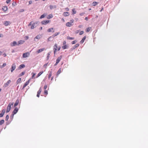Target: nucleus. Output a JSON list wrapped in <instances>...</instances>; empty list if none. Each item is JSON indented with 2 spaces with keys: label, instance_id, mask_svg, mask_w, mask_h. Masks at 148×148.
<instances>
[{
  "label": "nucleus",
  "instance_id": "f257e3e1",
  "mask_svg": "<svg viewBox=\"0 0 148 148\" xmlns=\"http://www.w3.org/2000/svg\"><path fill=\"white\" fill-rule=\"evenodd\" d=\"M61 49V47L60 46H58L56 43H55L53 46V50L54 53L55 54L57 51H60Z\"/></svg>",
  "mask_w": 148,
  "mask_h": 148
},
{
  "label": "nucleus",
  "instance_id": "f03ea898",
  "mask_svg": "<svg viewBox=\"0 0 148 148\" xmlns=\"http://www.w3.org/2000/svg\"><path fill=\"white\" fill-rule=\"evenodd\" d=\"M13 103H10L9 104L7 108L6 112L7 113L10 111L11 108V106H12L13 105Z\"/></svg>",
  "mask_w": 148,
  "mask_h": 148
},
{
  "label": "nucleus",
  "instance_id": "7ed1b4c3",
  "mask_svg": "<svg viewBox=\"0 0 148 148\" xmlns=\"http://www.w3.org/2000/svg\"><path fill=\"white\" fill-rule=\"evenodd\" d=\"M62 56H61L59 57L56 60V63L55 64V66L60 61V60H61V58H62Z\"/></svg>",
  "mask_w": 148,
  "mask_h": 148
},
{
  "label": "nucleus",
  "instance_id": "20e7f679",
  "mask_svg": "<svg viewBox=\"0 0 148 148\" xmlns=\"http://www.w3.org/2000/svg\"><path fill=\"white\" fill-rule=\"evenodd\" d=\"M11 82V81L10 80H8L6 83H5L3 85V87L4 88H5L7 87Z\"/></svg>",
  "mask_w": 148,
  "mask_h": 148
},
{
  "label": "nucleus",
  "instance_id": "39448f33",
  "mask_svg": "<svg viewBox=\"0 0 148 148\" xmlns=\"http://www.w3.org/2000/svg\"><path fill=\"white\" fill-rule=\"evenodd\" d=\"M66 42L65 41H64L63 42V46L62 47V48L64 49H66L67 48V46L66 44Z\"/></svg>",
  "mask_w": 148,
  "mask_h": 148
},
{
  "label": "nucleus",
  "instance_id": "423d86ee",
  "mask_svg": "<svg viewBox=\"0 0 148 148\" xmlns=\"http://www.w3.org/2000/svg\"><path fill=\"white\" fill-rule=\"evenodd\" d=\"M30 55L29 52H26L23 53V57L24 58H25L28 57Z\"/></svg>",
  "mask_w": 148,
  "mask_h": 148
},
{
  "label": "nucleus",
  "instance_id": "0eeeda50",
  "mask_svg": "<svg viewBox=\"0 0 148 148\" xmlns=\"http://www.w3.org/2000/svg\"><path fill=\"white\" fill-rule=\"evenodd\" d=\"M16 69V65L15 64H13L12 65L11 68V72H12L13 71Z\"/></svg>",
  "mask_w": 148,
  "mask_h": 148
},
{
  "label": "nucleus",
  "instance_id": "6e6552de",
  "mask_svg": "<svg viewBox=\"0 0 148 148\" xmlns=\"http://www.w3.org/2000/svg\"><path fill=\"white\" fill-rule=\"evenodd\" d=\"M49 20H44L42 21L41 23L42 25H46L49 23Z\"/></svg>",
  "mask_w": 148,
  "mask_h": 148
},
{
  "label": "nucleus",
  "instance_id": "1a4fd4ad",
  "mask_svg": "<svg viewBox=\"0 0 148 148\" xmlns=\"http://www.w3.org/2000/svg\"><path fill=\"white\" fill-rule=\"evenodd\" d=\"M18 109L17 108H15L14 110L12 113V118L13 117V116L14 114H15L18 112Z\"/></svg>",
  "mask_w": 148,
  "mask_h": 148
},
{
  "label": "nucleus",
  "instance_id": "9d476101",
  "mask_svg": "<svg viewBox=\"0 0 148 148\" xmlns=\"http://www.w3.org/2000/svg\"><path fill=\"white\" fill-rule=\"evenodd\" d=\"M30 82V80H29L27 81L24 85L23 86V88H22V89H23L25 88L26 87L29 83Z\"/></svg>",
  "mask_w": 148,
  "mask_h": 148
},
{
  "label": "nucleus",
  "instance_id": "9b49d317",
  "mask_svg": "<svg viewBox=\"0 0 148 148\" xmlns=\"http://www.w3.org/2000/svg\"><path fill=\"white\" fill-rule=\"evenodd\" d=\"M10 45L12 47H13L16 45H18V44L16 41H14L10 43Z\"/></svg>",
  "mask_w": 148,
  "mask_h": 148
},
{
  "label": "nucleus",
  "instance_id": "f8f14e48",
  "mask_svg": "<svg viewBox=\"0 0 148 148\" xmlns=\"http://www.w3.org/2000/svg\"><path fill=\"white\" fill-rule=\"evenodd\" d=\"M5 109H3L2 110L1 113L0 114V117H1L3 116L5 112Z\"/></svg>",
  "mask_w": 148,
  "mask_h": 148
},
{
  "label": "nucleus",
  "instance_id": "ddd939ff",
  "mask_svg": "<svg viewBox=\"0 0 148 148\" xmlns=\"http://www.w3.org/2000/svg\"><path fill=\"white\" fill-rule=\"evenodd\" d=\"M45 48H42L40 49H39L38 50L36 51V52L38 53H40L42 52V51H44V50H45Z\"/></svg>",
  "mask_w": 148,
  "mask_h": 148
},
{
  "label": "nucleus",
  "instance_id": "4468645a",
  "mask_svg": "<svg viewBox=\"0 0 148 148\" xmlns=\"http://www.w3.org/2000/svg\"><path fill=\"white\" fill-rule=\"evenodd\" d=\"M11 24V23L10 21H5L3 24L4 25L6 26H8L9 24Z\"/></svg>",
  "mask_w": 148,
  "mask_h": 148
},
{
  "label": "nucleus",
  "instance_id": "2eb2a0df",
  "mask_svg": "<svg viewBox=\"0 0 148 148\" xmlns=\"http://www.w3.org/2000/svg\"><path fill=\"white\" fill-rule=\"evenodd\" d=\"M25 42V41L23 40H21L18 41V45H19L22 44Z\"/></svg>",
  "mask_w": 148,
  "mask_h": 148
},
{
  "label": "nucleus",
  "instance_id": "dca6fc26",
  "mask_svg": "<svg viewBox=\"0 0 148 148\" xmlns=\"http://www.w3.org/2000/svg\"><path fill=\"white\" fill-rule=\"evenodd\" d=\"M19 102V100L18 99H17L15 102V103L14 104V106L15 107L18 104Z\"/></svg>",
  "mask_w": 148,
  "mask_h": 148
},
{
  "label": "nucleus",
  "instance_id": "f3484780",
  "mask_svg": "<svg viewBox=\"0 0 148 148\" xmlns=\"http://www.w3.org/2000/svg\"><path fill=\"white\" fill-rule=\"evenodd\" d=\"M66 26H67V27H71V26L72 25H73L72 24H71V23H70V22H67L66 23Z\"/></svg>",
  "mask_w": 148,
  "mask_h": 148
},
{
  "label": "nucleus",
  "instance_id": "a211bd4d",
  "mask_svg": "<svg viewBox=\"0 0 148 148\" xmlns=\"http://www.w3.org/2000/svg\"><path fill=\"white\" fill-rule=\"evenodd\" d=\"M53 37L52 36H50L47 39V41L49 42V41H52L53 40Z\"/></svg>",
  "mask_w": 148,
  "mask_h": 148
},
{
  "label": "nucleus",
  "instance_id": "6ab92c4d",
  "mask_svg": "<svg viewBox=\"0 0 148 148\" xmlns=\"http://www.w3.org/2000/svg\"><path fill=\"white\" fill-rule=\"evenodd\" d=\"M47 15V14H46V13H44L41 16L40 18V19L43 18H44L45 16H46Z\"/></svg>",
  "mask_w": 148,
  "mask_h": 148
},
{
  "label": "nucleus",
  "instance_id": "aec40b11",
  "mask_svg": "<svg viewBox=\"0 0 148 148\" xmlns=\"http://www.w3.org/2000/svg\"><path fill=\"white\" fill-rule=\"evenodd\" d=\"M25 67V65L23 64H22L21 65H20L19 67H18V69H21L23 68L24 67Z\"/></svg>",
  "mask_w": 148,
  "mask_h": 148
},
{
  "label": "nucleus",
  "instance_id": "412c9836",
  "mask_svg": "<svg viewBox=\"0 0 148 148\" xmlns=\"http://www.w3.org/2000/svg\"><path fill=\"white\" fill-rule=\"evenodd\" d=\"M86 38V36H84L82 39V40L80 42L81 43H83L84 42V40H85Z\"/></svg>",
  "mask_w": 148,
  "mask_h": 148
},
{
  "label": "nucleus",
  "instance_id": "4be33fe9",
  "mask_svg": "<svg viewBox=\"0 0 148 148\" xmlns=\"http://www.w3.org/2000/svg\"><path fill=\"white\" fill-rule=\"evenodd\" d=\"M91 27H88L85 30L86 32H89L91 29Z\"/></svg>",
  "mask_w": 148,
  "mask_h": 148
},
{
  "label": "nucleus",
  "instance_id": "5701e85b",
  "mask_svg": "<svg viewBox=\"0 0 148 148\" xmlns=\"http://www.w3.org/2000/svg\"><path fill=\"white\" fill-rule=\"evenodd\" d=\"M43 73V71H41L40 72H39L37 75L36 76V78H38L39 77L42 73Z\"/></svg>",
  "mask_w": 148,
  "mask_h": 148
},
{
  "label": "nucleus",
  "instance_id": "b1692460",
  "mask_svg": "<svg viewBox=\"0 0 148 148\" xmlns=\"http://www.w3.org/2000/svg\"><path fill=\"white\" fill-rule=\"evenodd\" d=\"M69 14L68 12H65L63 13V15L65 16H69Z\"/></svg>",
  "mask_w": 148,
  "mask_h": 148
},
{
  "label": "nucleus",
  "instance_id": "393cba45",
  "mask_svg": "<svg viewBox=\"0 0 148 148\" xmlns=\"http://www.w3.org/2000/svg\"><path fill=\"white\" fill-rule=\"evenodd\" d=\"M61 68H60L59 69V70H58V71L57 72V75L58 76V75L61 73Z\"/></svg>",
  "mask_w": 148,
  "mask_h": 148
},
{
  "label": "nucleus",
  "instance_id": "a878e982",
  "mask_svg": "<svg viewBox=\"0 0 148 148\" xmlns=\"http://www.w3.org/2000/svg\"><path fill=\"white\" fill-rule=\"evenodd\" d=\"M60 34V32H57L55 34H54L52 36L53 37H55L59 35Z\"/></svg>",
  "mask_w": 148,
  "mask_h": 148
},
{
  "label": "nucleus",
  "instance_id": "bb28decb",
  "mask_svg": "<svg viewBox=\"0 0 148 148\" xmlns=\"http://www.w3.org/2000/svg\"><path fill=\"white\" fill-rule=\"evenodd\" d=\"M8 8L7 6H4L2 8V10L4 11H6L7 10Z\"/></svg>",
  "mask_w": 148,
  "mask_h": 148
},
{
  "label": "nucleus",
  "instance_id": "cd10ccee",
  "mask_svg": "<svg viewBox=\"0 0 148 148\" xmlns=\"http://www.w3.org/2000/svg\"><path fill=\"white\" fill-rule=\"evenodd\" d=\"M53 15L51 14H49V15H48V16L47 17V19H50L51 18L53 17Z\"/></svg>",
  "mask_w": 148,
  "mask_h": 148
},
{
  "label": "nucleus",
  "instance_id": "c85d7f7f",
  "mask_svg": "<svg viewBox=\"0 0 148 148\" xmlns=\"http://www.w3.org/2000/svg\"><path fill=\"white\" fill-rule=\"evenodd\" d=\"M79 46V44H76L75 46H74L73 47V49H75L76 48L78 47Z\"/></svg>",
  "mask_w": 148,
  "mask_h": 148
},
{
  "label": "nucleus",
  "instance_id": "c756f323",
  "mask_svg": "<svg viewBox=\"0 0 148 148\" xmlns=\"http://www.w3.org/2000/svg\"><path fill=\"white\" fill-rule=\"evenodd\" d=\"M49 7H50V9L51 10H52L53 9V8H56V6H55V5L53 6L52 5H50V6H49Z\"/></svg>",
  "mask_w": 148,
  "mask_h": 148
},
{
  "label": "nucleus",
  "instance_id": "7c9ffc66",
  "mask_svg": "<svg viewBox=\"0 0 148 148\" xmlns=\"http://www.w3.org/2000/svg\"><path fill=\"white\" fill-rule=\"evenodd\" d=\"M53 30V28H50L49 29L47 30V32H51L52 31V30Z\"/></svg>",
  "mask_w": 148,
  "mask_h": 148
},
{
  "label": "nucleus",
  "instance_id": "2f4dec72",
  "mask_svg": "<svg viewBox=\"0 0 148 148\" xmlns=\"http://www.w3.org/2000/svg\"><path fill=\"white\" fill-rule=\"evenodd\" d=\"M40 35H38L36 36L34 38V40H35V39H40Z\"/></svg>",
  "mask_w": 148,
  "mask_h": 148
},
{
  "label": "nucleus",
  "instance_id": "473e14b6",
  "mask_svg": "<svg viewBox=\"0 0 148 148\" xmlns=\"http://www.w3.org/2000/svg\"><path fill=\"white\" fill-rule=\"evenodd\" d=\"M21 78H18L17 81L16 82H17V84H18V83H20L21 81Z\"/></svg>",
  "mask_w": 148,
  "mask_h": 148
},
{
  "label": "nucleus",
  "instance_id": "72a5a7b5",
  "mask_svg": "<svg viewBox=\"0 0 148 148\" xmlns=\"http://www.w3.org/2000/svg\"><path fill=\"white\" fill-rule=\"evenodd\" d=\"M67 39L68 40H72L74 39V38H73V37H70L69 36H68L67 37Z\"/></svg>",
  "mask_w": 148,
  "mask_h": 148
},
{
  "label": "nucleus",
  "instance_id": "f704fd0d",
  "mask_svg": "<svg viewBox=\"0 0 148 148\" xmlns=\"http://www.w3.org/2000/svg\"><path fill=\"white\" fill-rule=\"evenodd\" d=\"M98 4V3L96 1L93 2L92 3V5L94 6H95L97 5Z\"/></svg>",
  "mask_w": 148,
  "mask_h": 148
},
{
  "label": "nucleus",
  "instance_id": "c9c22d12",
  "mask_svg": "<svg viewBox=\"0 0 148 148\" xmlns=\"http://www.w3.org/2000/svg\"><path fill=\"white\" fill-rule=\"evenodd\" d=\"M4 121L3 120H1L0 121V125H1L4 123Z\"/></svg>",
  "mask_w": 148,
  "mask_h": 148
},
{
  "label": "nucleus",
  "instance_id": "e433bc0d",
  "mask_svg": "<svg viewBox=\"0 0 148 148\" xmlns=\"http://www.w3.org/2000/svg\"><path fill=\"white\" fill-rule=\"evenodd\" d=\"M72 12L73 14H75L76 13V11H75V9H72Z\"/></svg>",
  "mask_w": 148,
  "mask_h": 148
},
{
  "label": "nucleus",
  "instance_id": "4c0bfd02",
  "mask_svg": "<svg viewBox=\"0 0 148 148\" xmlns=\"http://www.w3.org/2000/svg\"><path fill=\"white\" fill-rule=\"evenodd\" d=\"M25 71L23 72L19 75V76L20 77L22 76L25 74Z\"/></svg>",
  "mask_w": 148,
  "mask_h": 148
},
{
  "label": "nucleus",
  "instance_id": "58836bf2",
  "mask_svg": "<svg viewBox=\"0 0 148 148\" xmlns=\"http://www.w3.org/2000/svg\"><path fill=\"white\" fill-rule=\"evenodd\" d=\"M42 91V89L41 88H40L37 92V93L40 94V93Z\"/></svg>",
  "mask_w": 148,
  "mask_h": 148
},
{
  "label": "nucleus",
  "instance_id": "ea45409f",
  "mask_svg": "<svg viewBox=\"0 0 148 148\" xmlns=\"http://www.w3.org/2000/svg\"><path fill=\"white\" fill-rule=\"evenodd\" d=\"M52 75V72L51 71L49 73V75H48V78L49 79L51 77Z\"/></svg>",
  "mask_w": 148,
  "mask_h": 148
},
{
  "label": "nucleus",
  "instance_id": "a19ab883",
  "mask_svg": "<svg viewBox=\"0 0 148 148\" xmlns=\"http://www.w3.org/2000/svg\"><path fill=\"white\" fill-rule=\"evenodd\" d=\"M35 24V23H34L33 24H32L31 27V29H34V25Z\"/></svg>",
  "mask_w": 148,
  "mask_h": 148
},
{
  "label": "nucleus",
  "instance_id": "79ce46f5",
  "mask_svg": "<svg viewBox=\"0 0 148 148\" xmlns=\"http://www.w3.org/2000/svg\"><path fill=\"white\" fill-rule=\"evenodd\" d=\"M77 42V41L76 40H75L73 41L72 42V44H74L75 43Z\"/></svg>",
  "mask_w": 148,
  "mask_h": 148
},
{
  "label": "nucleus",
  "instance_id": "37998d69",
  "mask_svg": "<svg viewBox=\"0 0 148 148\" xmlns=\"http://www.w3.org/2000/svg\"><path fill=\"white\" fill-rule=\"evenodd\" d=\"M44 93L46 94V95L48 94V92L47 90H45L44 91Z\"/></svg>",
  "mask_w": 148,
  "mask_h": 148
},
{
  "label": "nucleus",
  "instance_id": "c03bdc74",
  "mask_svg": "<svg viewBox=\"0 0 148 148\" xmlns=\"http://www.w3.org/2000/svg\"><path fill=\"white\" fill-rule=\"evenodd\" d=\"M9 119V116L8 115H7L6 116V118H5V120L6 121H8V119Z\"/></svg>",
  "mask_w": 148,
  "mask_h": 148
},
{
  "label": "nucleus",
  "instance_id": "a18cd8bd",
  "mask_svg": "<svg viewBox=\"0 0 148 148\" xmlns=\"http://www.w3.org/2000/svg\"><path fill=\"white\" fill-rule=\"evenodd\" d=\"M6 65V63H4L3 64V65L2 66H0V67L1 68H2V67H4Z\"/></svg>",
  "mask_w": 148,
  "mask_h": 148
},
{
  "label": "nucleus",
  "instance_id": "49530a36",
  "mask_svg": "<svg viewBox=\"0 0 148 148\" xmlns=\"http://www.w3.org/2000/svg\"><path fill=\"white\" fill-rule=\"evenodd\" d=\"M10 1L11 0H7L6 1V3L8 4L10 3Z\"/></svg>",
  "mask_w": 148,
  "mask_h": 148
},
{
  "label": "nucleus",
  "instance_id": "de8ad7c7",
  "mask_svg": "<svg viewBox=\"0 0 148 148\" xmlns=\"http://www.w3.org/2000/svg\"><path fill=\"white\" fill-rule=\"evenodd\" d=\"M32 74H33V75L32 76V78H34L35 76L36 75V74L35 73H32Z\"/></svg>",
  "mask_w": 148,
  "mask_h": 148
},
{
  "label": "nucleus",
  "instance_id": "09e8293b",
  "mask_svg": "<svg viewBox=\"0 0 148 148\" xmlns=\"http://www.w3.org/2000/svg\"><path fill=\"white\" fill-rule=\"evenodd\" d=\"M84 33V32L83 31H81L79 33L80 35H82Z\"/></svg>",
  "mask_w": 148,
  "mask_h": 148
},
{
  "label": "nucleus",
  "instance_id": "8fccbe9b",
  "mask_svg": "<svg viewBox=\"0 0 148 148\" xmlns=\"http://www.w3.org/2000/svg\"><path fill=\"white\" fill-rule=\"evenodd\" d=\"M47 85H45L44 86V89H46L47 88Z\"/></svg>",
  "mask_w": 148,
  "mask_h": 148
},
{
  "label": "nucleus",
  "instance_id": "3c124183",
  "mask_svg": "<svg viewBox=\"0 0 148 148\" xmlns=\"http://www.w3.org/2000/svg\"><path fill=\"white\" fill-rule=\"evenodd\" d=\"M85 13H81L79 14V15H80V16H83V15H84V14Z\"/></svg>",
  "mask_w": 148,
  "mask_h": 148
},
{
  "label": "nucleus",
  "instance_id": "603ef678",
  "mask_svg": "<svg viewBox=\"0 0 148 148\" xmlns=\"http://www.w3.org/2000/svg\"><path fill=\"white\" fill-rule=\"evenodd\" d=\"M25 39H26V40H27V39H28V38H29V37H28V36H25Z\"/></svg>",
  "mask_w": 148,
  "mask_h": 148
},
{
  "label": "nucleus",
  "instance_id": "864d4df0",
  "mask_svg": "<svg viewBox=\"0 0 148 148\" xmlns=\"http://www.w3.org/2000/svg\"><path fill=\"white\" fill-rule=\"evenodd\" d=\"M71 23H73L74 22V20L73 19H72L70 20Z\"/></svg>",
  "mask_w": 148,
  "mask_h": 148
},
{
  "label": "nucleus",
  "instance_id": "5fc2aeb1",
  "mask_svg": "<svg viewBox=\"0 0 148 148\" xmlns=\"http://www.w3.org/2000/svg\"><path fill=\"white\" fill-rule=\"evenodd\" d=\"M71 23H73L74 22V20L73 19H72L70 20Z\"/></svg>",
  "mask_w": 148,
  "mask_h": 148
},
{
  "label": "nucleus",
  "instance_id": "6e6d98bb",
  "mask_svg": "<svg viewBox=\"0 0 148 148\" xmlns=\"http://www.w3.org/2000/svg\"><path fill=\"white\" fill-rule=\"evenodd\" d=\"M32 24V22H30V23H29V24H28V26H29L31 25Z\"/></svg>",
  "mask_w": 148,
  "mask_h": 148
},
{
  "label": "nucleus",
  "instance_id": "4d7b16f0",
  "mask_svg": "<svg viewBox=\"0 0 148 148\" xmlns=\"http://www.w3.org/2000/svg\"><path fill=\"white\" fill-rule=\"evenodd\" d=\"M40 94H39L37 93V96L38 97H39V96H40Z\"/></svg>",
  "mask_w": 148,
  "mask_h": 148
},
{
  "label": "nucleus",
  "instance_id": "13d9d810",
  "mask_svg": "<svg viewBox=\"0 0 148 148\" xmlns=\"http://www.w3.org/2000/svg\"><path fill=\"white\" fill-rule=\"evenodd\" d=\"M65 9H66V10L67 11H68L69 10V9L68 8H65Z\"/></svg>",
  "mask_w": 148,
  "mask_h": 148
},
{
  "label": "nucleus",
  "instance_id": "bf43d9fd",
  "mask_svg": "<svg viewBox=\"0 0 148 148\" xmlns=\"http://www.w3.org/2000/svg\"><path fill=\"white\" fill-rule=\"evenodd\" d=\"M85 20H86V21H87L88 20V17H85Z\"/></svg>",
  "mask_w": 148,
  "mask_h": 148
},
{
  "label": "nucleus",
  "instance_id": "052dcab7",
  "mask_svg": "<svg viewBox=\"0 0 148 148\" xmlns=\"http://www.w3.org/2000/svg\"><path fill=\"white\" fill-rule=\"evenodd\" d=\"M82 27V25H79L78 26L79 27V28H81Z\"/></svg>",
  "mask_w": 148,
  "mask_h": 148
},
{
  "label": "nucleus",
  "instance_id": "680f3d73",
  "mask_svg": "<svg viewBox=\"0 0 148 148\" xmlns=\"http://www.w3.org/2000/svg\"><path fill=\"white\" fill-rule=\"evenodd\" d=\"M62 20L64 22V18H62Z\"/></svg>",
  "mask_w": 148,
  "mask_h": 148
},
{
  "label": "nucleus",
  "instance_id": "e2e57ef3",
  "mask_svg": "<svg viewBox=\"0 0 148 148\" xmlns=\"http://www.w3.org/2000/svg\"><path fill=\"white\" fill-rule=\"evenodd\" d=\"M42 27H40V30H42Z\"/></svg>",
  "mask_w": 148,
  "mask_h": 148
},
{
  "label": "nucleus",
  "instance_id": "0e129e2a",
  "mask_svg": "<svg viewBox=\"0 0 148 148\" xmlns=\"http://www.w3.org/2000/svg\"><path fill=\"white\" fill-rule=\"evenodd\" d=\"M49 58V55H48L47 56V59H48Z\"/></svg>",
  "mask_w": 148,
  "mask_h": 148
},
{
  "label": "nucleus",
  "instance_id": "69168bd1",
  "mask_svg": "<svg viewBox=\"0 0 148 148\" xmlns=\"http://www.w3.org/2000/svg\"><path fill=\"white\" fill-rule=\"evenodd\" d=\"M53 77H51V80H52V79H53Z\"/></svg>",
  "mask_w": 148,
  "mask_h": 148
},
{
  "label": "nucleus",
  "instance_id": "338daca9",
  "mask_svg": "<svg viewBox=\"0 0 148 148\" xmlns=\"http://www.w3.org/2000/svg\"><path fill=\"white\" fill-rule=\"evenodd\" d=\"M4 56H5V57L6 56V54H4Z\"/></svg>",
  "mask_w": 148,
  "mask_h": 148
},
{
  "label": "nucleus",
  "instance_id": "774afa93",
  "mask_svg": "<svg viewBox=\"0 0 148 148\" xmlns=\"http://www.w3.org/2000/svg\"><path fill=\"white\" fill-rule=\"evenodd\" d=\"M48 55H49H49H50V53H48Z\"/></svg>",
  "mask_w": 148,
  "mask_h": 148
}]
</instances>
